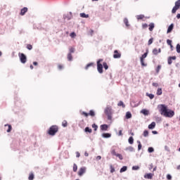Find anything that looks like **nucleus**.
I'll list each match as a JSON object with an SVG mask.
<instances>
[{
    "label": "nucleus",
    "mask_w": 180,
    "mask_h": 180,
    "mask_svg": "<svg viewBox=\"0 0 180 180\" xmlns=\"http://www.w3.org/2000/svg\"><path fill=\"white\" fill-rule=\"evenodd\" d=\"M63 127H67L68 126V122H67V120H63L62 122Z\"/></svg>",
    "instance_id": "obj_25"
},
{
    "label": "nucleus",
    "mask_w": 180,
    "mask_h": 180,
    "mask_svg": "<svg viewBox=\"0 0 180 180\" xmlns=\"http://www.w3.org/2000/svg\"><path fill=\"white\" fill-rule=\"evenodd\" d=\"M68 61H72V55L71 53L68 54Z\"/></svg>",
    "instance_id": "obj_33"
},
{
    "label": "nucleus",
    "mask_w": 180,
    "mask_h": 180,
    "mask_svg": "<svg viewBox=\"0 0 180 180\" xmlns=\"http://www.w3.org/2000/svg\"><path fill=\"white\" fill-rule=\"evenodd\" d=\"M102 61H103V59H99L97 61V70L100 74L103 72V65L101 63Z\"/></svg>",
    "instance_id": "obj_4"
},
{
    "label": "nucleus",
    "mask_w": 180,
    "mask_h": 180,
    "mask_svg": "<svg viewBox=\"0 0 180 180\" xmlns=\"http://www.w3.org/2000/svg\"><path fill=\"white\" fill-rule=\"evenodd\" d=\"M112 135L110 134H103L102 136L104 138V139H109V137H110Z\"/></svg>",
    "instance_id": "obj_23"
},
{
    "label": "nucleus",
    "mask_w": 180,
    "mask_h": 180,
    "mask_svg": "<svg viewBox=\"0 0 180 180\" xmlns=\"http://www.w3.org/2000/svg\"><path fill=\"white\" fill-rule=\"evenodd\" d=\"M105 113H112V106L108 105L105 109Z\"/></svg>",
    "instance_id": "obj_13"
},
{
    "label": "nucleus",
    "mask_w": 180,
    "mask_h": 180,
    "mask_svg": "<svg viewBox=\"0 0 180 180\" xmlns=\"http://www.w3.org/2000/svg\"><path fill=\"white\" fill-rule=\"evenodd\" d=\"M172 60H176V56H170V57H169L167 61H168V64L169 65H171V64H172Z\"/></svg>",
    "instance_id": "obj_12"
},
{
    "label": "nucleus",
    "mask_w": 180,
    "mask_h": 180,
    "mask_svg": "<svg viewBox=\"0 0 180 180\" xmlns=\"http://www.w3.org/2000/svg\"><path fill=\"white\" fill-rule=\"evenodd\" d=\"M92 127H93V129H94L95 131H96V130H98V125L94 124L92 125Z\"/></svg>",
    "instance_id": "obj_54"
},
{
    "label": "nucleus",
    "mask_w": 180,
    "mask_h": 180,
    "mask_svg": "<svg viewBox=\"0 0 180 180\" xmlns=\"http://www.w3.org/2000/svg\"><path fill=\"white\" fill-rule=\"evenodd\" d=\"M27 50H32V49H33V46L30 44H27Z\"/></svg>",
    "instance_id": "obj_56"
},
{
    "label": "nucleus",
    "mask_w": 180,
    "mask_h": 180,
    "mask_svg": "<svg viewBox=\"0 0 180 180\" xmlns=\"http://www.w3.org/2000/svg\"><path fill=\"white\" fill-rule=\"evenodd\" d=\"M108 127H109L108 126V124H101L100 126L101 130H102L103 131H106Z\"/></svg>",
    "instance_id": "obj_11"
},
{
    "label": "nucleus",
    "mask_w": 180,
    "mask_h": 180,
    "mask_svg": "<svg viewBox=\"0 0 180 180\" xmlns=\"http://www.w3.org/2000/svg\"><path fill=\"white\" fill-rule=\"evenodd\" d=\"M147 56H148V49H146V52L143 53L140 58V61L142 67H147V64L144 63V58H146Z\"/></svg>",
    "instance_id": "obj_3"
},
{
    "label": "nucleus",
    "mask_w": 180,
    "mask_h": 180,
    "mask_svg": "<svg viewBox=\"0 0 180 180\" xmlns=\"http://www.w3.org/2000/svg\"><path fill=\"white\" fill-rule=\"evenodd\" d=\"M58 131V126L52 125L51 127H50L49 129L48 130V134H49V136H56Z\"/></svg>",
    "instance_id": "obj_2"
},
{
    "label": "nucleus",
    "mask_w": 180,
    "mask_h": 180,
    "mask_svg": "<svg viewBox=\"0 0 180 180\" xmlns=\"http://www.w3.org/2000/svg\"><path fill=\"white\" fill-rule=\"evenodd\" d=\"M96 160L99 161V160H102V157L101 155H98L96 157Z\"/></svg>",
    "instance_id": "obj_62"
},
{
    "label": "nucleus",
    "mask_w": 180,
    "mask_h": 180,
    "mask_svg": "<svg viewBox=\"0 0 180 180\" xmlns=\"http://www.w3.org/2000/svg\"><path fill=\"white\" fill-rule=\"evenodd\" d=\"M28 179H29V180H33V179H34V174H30V176H29V177H28Z\"/></svg>",
    "instance_id": "obj_39"
},
{
    "label": "nucleus",
    "mask_w": 180,
    "mask_h": 180,
    "mask_svg": "<svg viewBox=\"0 0 180 180\" xmlns=\"http://www.w3.org/2000/svg\"><path fill=\"white\" fill-rule=\"evenodd\" d=\"M141 113H148V110H147L146 109H143L141 111Z\"/></svg>",
    "instance_id": "obj_58"
},
{
    "label": "nucleus",
    "mask_w": 180,
    "mask_h": 180,
    "mask_svg": "<svg viewBox=\"0 0 180 180\" xmlns=\"http://www.w3.org/2000/svg\"><path fill=\"white\" fill-rule=\"evenodd\" d=\"M84 117H88V116H91L94 117L95 116V113H83Z\"/></svg>",
    "instance_id": "obj_21"
},
{
    "label": "nucleus",
    "mask_w": 180,
    "mask_h": 180,
    "mask_svg": "<svg viewBox=\"0 0 180 180\" xmlns=\"http://www.w3.org/2000/svg\"><path fill=\"white\" fill-rule=\"evenodd\" d=\"M89 67H94V63L87 64L86 66L85 67V70H88V68H89Z\"/></svg>",
    "instance_id": "obj_32"
},
{
    "label": "nucleus",
    "mask_w": 180,
    "mask_h": 180,
    "mask_svg": "<svg viewBox=\"0 0 180 180\" xmlns=\"http://www.w3.org/2000/svg\"><path fill=\"white\" fill-rule=\"evenodd\" d=\"M138 20H141V19H144V15H139L136 16Z\"/></svg>",
    "instance_id": "obj_34"
},
{
    "label": "nucleus",
    "mask_w": 180,
    "mask_h": 180,
    "mask_svg": "<svg viewBox=\"0 0 180 180\" xmlns=\"http://www.w3.org/2000/svg\"><path fill=\"white\" fill-rule=\"evenodd\" d=\"M162 116L164 117H174V113H162Z\"/></svg>",
    "instance_id": "obj_9"
},
{
    "label": "nucleus",
    "mask_w": 180,
    "mask_h": 180,
    "mask_svg": "<svg viewBox=\"0 0 180 180\" xmlns=\"http://www.w3.org/2000/svg\"><path fill=\"white\" fill-rule=\"evenodd\" d=\"M178 9H180V0H178L175 2V6L172 10V13H176Z\"/></svg>",
    "instance_id": "obj_6"
},
{
    "label": "nucleus",
    "mask_w": 180,
    "mask_h": 180,
    "mask_svg": "<svg viewBox=\"0 0 180 180\" xmlns=\"http://www.w3.org/2000/svg\"><path fill=\"white\" fill-rule=\"evenodd\" d=\"M111 154H112V155H117V153H116V150H115V149H112L111 150Z\"/></svg>",
    "instance_id": "obj_43"
},
{
    "label": "nucleus",
    "mask_w": 180,
    "mask_h": 180,
    "mask_svg": "<svg viewBox=\"0 0 180 180\" xmlns=\"http://www.w3.org/2000/svg\"><path fill=\"white\" fill-rule=\"evenodd\" d=\"M78 169V166H77V164L73 165V172H77V170Z\"/></svg>",
    "instance_id": "obj_37"
},
{
    "label": "nucleus",
    "mask_w": 180,
    "mask_h": 180,
    "mask_svg": "<svg viewBox=\"0 0 180 180\" xmlns=\"http://www.w3.org/2000/svg\"><path fill=\"white\" fill-rule=\"evenodd\" d=\"M155 121L157 123H160L162 121V118L161 117H155Z\"/></svg>",
    "instance_id": "obj_26"
},
{
    "label": "nucleus",
    "mask_w": 180,
    "mask_h": 180,
    "mask_svg": "<svg viewBox=\"0 0 180 180\" xmlns=\"http://www.w3.org/2000/svg\"><path fill=\"white\" fill-rule=\"evenodd\" d=\"M18 57L22 64H25L26 61H27V58L26 57V55H25V53H19Z\"/></svg>",
    "instance_id": "obj_5"
},
{
    "label": "nucleus",
    "mask_w": 180,
    "mask_h": 180,
    "mask_svg": "<svg viewBox=\"0 0 180 180\" xmlns=\"http://www.w3.org/2000/svg\"><path fill=\"white\" fill-rule=\"evenodd\" d=\"M176 50L177 53H180V44H178L176 45Z\"/></svg>",
    "instance_id": "obj_46"
},
{
    "label": "nucleus",
    "mask_w": 180,
    "mask_h": 180,
    "mask_svg": "<svg viewBox=\"0 0 180 180\" xmlns=\"http://www.w3.org/2000/svg\"><path fill=\"white\" fill-rule=\"evenodd\" d=\"M148 27V25H147V23H144L142 25L143 29H147Z\"/></svg>",
    "instance_id": "obj_53"
},
{
    "label": "nucleus",
    "mask_w": 180,
    "mask_h": 180,
    "mask_svg": "<svg viewBox=\"0 0 180 180\" xmlns=\"http://www.w3.org/2000/svg\"><path fill=\"white\" fill-rule=\"evenodd\" d=\"M58 70H63V68H64V66L63 65L59 64L58 65Z\"/></svg>",
    "instance_id": "obj_57"
},
{
    "label": "nucleus",
    "mask_w": 180,
    "mask_h": 180,
    "mask_svg": "<svg viewBox=\"0 0 180 180\" xmlns=\"http://www.w3.org/2000/svg\"><path fill=\"white\" fill-rule=\"evenodd\" d=\"M154 27H155V25H154L153 22H151L149 24V30L150 32H153L154 30Z\"/></svg>",
    "instance_id": "obj_18"
},
{
    "label": "nucleus",
    "mask_w": 180,
    "mask_h": 180,
    "mask_svg": "<svg viewBox=\"0 0 180 180\" xmlns=\"http://www.w3.org/2000/svg\"><path fill=\"white\" fill-rule=\"evenodd\" d=\"M118 136H123V134L122 133V130L119 131Z\"/></svg>",
    "instance_id": "obj_63"
},
{
    "label": "nucleus",
    "mask_w": 180,
    "mask_h": 180,
    "mask_svg": "<svg viewBox=\"0 0 180 180\" xmlns=\"http://www.w3.org/2000/svg\"><path fill=\"white\" fill-rule=\"evenodd\" d=\"M86 133H92V129H90L89 127H86L84 129Z\"/></svg>",
    "instance_id": "obj_28"
},
{
    "label": "nucleus",
    "mask_w": 180,
    "mask_h": 180,
    "mask_svg": "<svg viewBox=\"0 0 180 180\" xmlns=\"http://www.w3.org/2000/svg\"><path fill=\"white\" fill-rule=\"evenodd\" d=\"M122 57V54L117 51V50L114 51V55L113 58H120Z\"/></svg>",
    "instance_id": "obj_8"
},
{
    "label": "nucleus",
    "mask_w": 180,
    "mask_h": 180,
    "mask_svg": "<svg viewBox=\"0 0 180 180\" xmlns=\"http://www.w3.org/2000/svg\"><path fill=\"white\" fill-rule=\"evenodd\" d=\"M153 86L157 88L158 86V83H153Z\"/></svg>",
    "instance_id": "obj_61"
},
{
    "label": "nucleus",
    "mask_w": 180,
    "mask_h": 180,
    "mask_svg": "<svg viewBox=\"0 0 180 180\" xmlns=\"http://www.w3.org/2000/svg\"><path fill=\"white\" fill-rule=\"evenodd\" d=\"M146 179H153V174L148 173L144 175Z\"/></svg>",
    "instance_id": "obj_15"
},
{
    "label": "nucleus",
    "mask_w": 180,
    "mask_h": 180,
    "mask_svg": "<svg viewBox=\"0 0 180 180\" xmlns=\"http://www.w3.org/2000/svg\"><path fill=\"white\" fill-rule=\"evenodd\" d=\"M157 95H158V96L162 95V89H161V88L158 89Z\"/></svg>",
    "instance_id": "obj_27"
},
{
    "label": "nucleus",
    "mask_w": 180,
    "mask_h": 180,
    "mask_svg": "<svg viewBox=\"0 0 180 180\" xmlns=\"http://www.w3.org/2000/svg\"><path fill=\"white\" fill-rule=\"evenodd\" d=\"M137 143H138V150L140 151V150H141V142H140V141H137Z\"/></svg>",
    "instance_id": "obj_35"
},
{
    "label": "nucleus",
    "mask_w": 180,
    "mask_h": 180,
    "mask_svg": "<svg viewBox=\"0 0 180 180\" xmlns=\"http://www.w3.org/2000/svg\"><path fill=\"white\" fill-rule=\"evenodd\" d=\"M70 36L72 39H74L75 37H77V34H75V32H72Z\"/></svg>",
    "instance_id": "obj_40"
},
{
    "label": "nucleus",
    "mask_w": 180,
    "mask_h": 180,
    "mask_svg": "<svg viewBox=\"0 0 180 180\" xmlns=\"http://www.w3.org/2000/svg\"><path fill=\"white\" fill-rule=\"evenodd\" d=\"M126 150L130 151V153H134V148H133L132 146H129L126 148Z\"/></svg>",
    "instance_id": "obj_20"
},
{
    "label": "nucleus",
    "mask_w": 180,
    "mask_h": 180,
    "mask_svg": "<svg viewBox=\"0 0 180 180\" xmlns=\"http://www.w3.org/2000/svg\"><path fill=\"white\" fill-rule=\"evenodd\" d=\"M124 23H125L127 27H129L130 26V25H129V20H127V18L124 19Z\"/></svg>",
    "instance_id": "obj_30"
},
{
    "label": "nucleus",
    "mask_w": 180,
    "mask_h": 180,
    "mask_svg": "<svg viewBox=\"0 0 180 180\" xmlns=\"http://www.w3.org/2000/svg\"><path fill=\"white\" fill-rule=\"evenodd\" d=\"M76 157L77 158H79V157H81V154L79 153V152H76Z\"/></svg>",
    "instance_id": "obj_60"
},
{
    "label": "nucleus",
    "mask_w": 180,
    "mask_h": 180,
    "mask_svg": "<svg viewBox=\"0 0 180 180\" xmlns=\"http://www.w3.org/2000/svg\"><path fill=\"white\" fill-rule=\"evenodd\" d=\"M155 127V122H153L150 124L148 125V129L153 130Z\"/></svg>",
    "instance_id": "obj_19"
},
{
    "label": "nucleus",
    "mask_w": 180,
    "mask_h": 180,
    "mask_svg": "<svg viewBox=\"0 0 180 180\" xmlns=\"http://www.w3.org/2000/svg\"><path fill=\"white\" fill-rule=\"evenodd\" d=\"M108 120H112V113L107 114Z\"/></svg>",
    "instance_id": "obj_47"
},
{
    "label": "nucleus",
    "mask_w": 180,
    "mask_h": 180,
    "mask_svg": "<svg viewBox=\"0 0 180 180\" xmlns=\"http://www.w3.org/2000/svg\"><path fill=\"white\" fill-rule=\"evenodd\" d=\"M152 53L154 56H158L159 53H161V49H157L155 48L153 49Z\"/></svg>",
    "instance_id": "obj_10"
},
{
    "label": "nucleus",
    "mask_w": 180,
    "mask_h": 180,
    "mask_svg": "<svg viewBox=\"0 0 180 180\" xmlns=\"http://www.w3.org/2000/svg\"><path fill=\"white\" fill-rule=\"evenodd\" d=\"M160 70H161V65H158L156 68V72L158 74L160 72Z\"/></svg>",
    "instance_id": "obj_48"
},
{
    "label": "nucleus",
    "mask_w": 180,
    "mask_h": 180,
    "mask_svg": "<svg viewBox=\"0 0 180 180\" xmlns=\"http://www.w3.org/2000/svg\"><path fill=\"white\" fill-rule=\"evenodd\" d=\"M126 171H127V166H123L120 170V172H126Z\"/></svg>",
    "instance_id": "obj_22"
},
{
    "label": "nucleus",
    "mask_w": 180,
    "mask_h": 180,
    "mask_svg": "<svg viewBox=\"0 0 180 180\" xmlns=\"http://www.w3.org/2000/svg\"><path fill=\"white\" fill-rule=\"evenodd\" d=\"M158 110L160 113H174V111L168 109V106L165 104L158 105Z\"/></svg>",
    "instance_id": "obj_1"
},
{
    "label": "nucleus",
    "mask_w": 180,
    "mask_h": 180,
    "mask_svg": "<svg viewBox=\"0 0 180 180\" xmlns=\"http://www.w3.org/2000/svg\"><path fill=\"white\" fill-rule=\"evenodd\" d=\"M103 65L105 70H108V68H109V66H108V63H106L105 62L103 63Z\"/></svg>",
    "instance_id": "obj_51"
},
{
    "label": "nucleus",
    "mask_w": 180,
    "mask_h": 180,
    "mask_svg": "<svg viewBox=\"0 0 180 180\" xmlns=\"http://www.w3.org/2000/svg\"><path fill=\"white\" fill-rule=\"evenodd\" d=\"M128 141H129V144H133L134 143V139L132 138V136H131L129 138Z\"/></svg>",
    "instance_id": "obj_31"
},
{
    "label": "nucleus",
    "mask_w": 180,
    "mask_h": 180,
    "mask_svg": "<svg viewBox=\"0 0 180 180\" xmlns=\"http://www.w3.org/2000/svg\"><path fill=\"white\" fill-rule=\"evenodd\" d=\"M147 96H148V98H150V99H154V94H146Z\"/></svg>",
    "instance_id": "obj_44"
},
{
    "label": "nucleus",
    "mask_w": 180,
    "mask_h": 180,
    "mask_svg": "<svg viewBox=\"0 0 180 180\" xmlns=\"http://www.w3.org/2000/svg\"><path fill=\"white\" fill-rule=\"evenodd\" d=\"M69 51H70V53H75V48H74V47H70V49H69Z\"/></svg>",
    "instance_id": "obj_42"
},
{
    "label": "nucleus",
    "mask_w": 180,
    "mask_h": 180,
    "mask_svg": "<svg viewBox=\"0 0 180 180\" xmlns=\"http://www.w3.org/2000/svg\"><path fill=\"white\" fill-rule=\"evenodd\" d=\"M139 169H140V167H139V166H133L132 167L133 171H139Z\"/></svg>",
    "instance_id": "obj_36"
},
{
    "label": "nucleus",
    "mask_w": 180,
    "mask_h": 180,
    "mask_svg": "<svg viewBox=\"0 0 180 180\" xmlns=\"http://www.w3.org/2000/svg\"><path fill=\"white\" fill-rule=\"evenodd\" d=\"M115 157H118L119 160H123V155H122V154L120 153H117Z\"/></svg>",
    "instance_id": "obj_45"
},
{
    "label": "nucleus",
    "mask_w": 180,
    "mask_h": 180,
    "mask_svg": "<svg viewBox=\"0 0 180 180\" xmlns=\"http://www.w3.org/2000/svg\"><path fill=\"white\" fill-rule=\"evenodd\" d=\"M26 12H27V7H24L23 8L21 9L20 15L21 16H23L25 15V13H26Z\"/></svg>",
    "instance_id": "obj_14"
},
{
    "label": "nucleus",
    "mask_w": 180,
    "mask_h": 180,
    "mask_svg": "<svg viewBox=\"0 0 180 180\" xmlns=\"http://www.w3.org/2000/svg\"><path fill=\"white\" fill-rule=\"evenodd\" d=\"M167 44L170 46V47H172V41L170 39L167 40Z\"/></svg>",
    "instance_id": "obj_41"
},
{
    "label": "nucleus",
    "mask_w": 180,
    "mask_h": 180,
    "mask_svg": "<svg viewBox=\"0 0 180 180\" xmlns=\"http://www.w3.org/2000/svg\"><path fill=\"white\" fill-rule=\"evenodd\" d=\"M148 153H154V148L150 147L148 148Z\"/></svg>",
    "instance_id": "obj_49"
},
{
    "label": "nucleus",
    "mask_w": 180,
    "mask_h": 180,
    "mask_svg": "<svg viewBox=\"0 0 180 180\" xmlns=\"http://www.w3.org/2000/svg\"><path fill=\"white\" fill-rule=\"evenodd\" d=\"M176 18H177V19H180V13H178V14L176 15Z\"/></svg>",
    "instance_id": "obj_64"
},
{
    "label": "nucleus",
    "mask_w": 180,
    "mask_h": 180,
    "mask_svg": "<svg viewBox=\"0 0 180 180\" xmlns=\"http://www.w3.org/2000/svg\"><path fill=\"white\" fill-rule=\"evenodd\" d=\"M167 179L172 180V176L170 174H167Z\"/></svg>",
    "instance_id": "obj_59"
},
{
    "label": "nucleus",
    "mask_w": 180,
    "mask_h": 180,
    "mask_svg": "<svg viewBox=\"0 0 180 180\" xmlns=\"http://www.w3.org/2000/svg\"><path fill=\"white\" fill-rule=\"evenodd\" d=\"M110 168L111 174H113V172H115V167H113V166L110 165Z\"/></svg>",
    "instance_id": "obj_52"
},
{
    "label": "nucleus",
    "mask_w": 180,
    "mask_h": 180,
    "mask_svg": "<svg viewBox=\"0 0 180 180\" xmlns=\"http://www.w3.org/2000/svg\"><path fill=\"white\" fill-rule=\"evenodd\" d=\"M80 17H81V18H89V15L85 14V13H80Z\"/></svg>",
    "instance_id": "obj_24"
},
{
    "label": "nucleus",
    "mask_w": 180,
    "mask_h": 180,
    "mask_svg": "<svg viewBox=\"0 0 180 180\" xmlns=\"http://www.w3.org/2000/svg\"><path fill=\"white\" fill-rule=\"evenodd\" d=\"M143 136H144V137H148V131L145 130V131H143Z\"/></svg>",
    "instance_id": "obj_50"
},
{
    "label": "nucleus",
    "mask_w": 180,
    "mask_h": 180,
    "mask_svg": "<svg viewBox=\"0 0 180 180\" xmlns=\"http://www.w3.org/2000/svg\"><path fill=\"white\" fill-rule=\"evenodd\" d=\"M117 106H122V108H125L126 107V105H124V103H123V101H120L117 103Z\"/></svg>",
    "instance_id": "obj_29"
},
{
    "label": "nucleus",
    "mask_w": 180,
    "mask_h": 180,
    "mask_svg": "<svg viewBox=\"0 0 180 180\" xmlns=\"http://www.w3.org/2000/svg\"><path fill=\"white\" fill-rule=\"evenodd\" d=\"M4 126L6 129H6L7 133H11V131L12 130V126H11V124H5Z\"/></svg>",
    "instance_id": "obj_16"
},
{
    "label": "nucleus",
    "mask_w": 180,
    "mask_h": 180,
    "mask_svg": "<svg viewBox=\"0 0 180 180\" xmlns=\"http://www.w3.org/2000/svg\"><path fill=\"white\" fill-rule=\"evenodd\" d=\"M174 29V24H171L167 31V33H171Z\"/></svg>",
    "instance_id": "obj_17"
},
{
    "label": "nucleus",
    "mask_w": 180,
    "mask_h": 180,
    "mask_svg": "<svg viewBox=\"0 0 180 180\" xmlns=\"http://www.w3.org/2000/svg\"><path fill=\"white\" fill-rule=\"evenodd\" d=\"M153 39L151 38L148 40V44L150 46V44H153Z\"/></svg>",
    "instance_id": "obj_55"
},
{
    "label": "nucleus",
    "mask_w": 180,
    "mask_h": 180,
    "mask_svg": "<svg viewBox=\"0 0 180 180\" xmlns=\"http://www.w3.org/2000/svg\"><path fill=\"white\" fill-rule=\"evenodd\" d=\"M125 119H131V113H127L125 115Z\"/></svg>",
    "instance_id": "obj_38"
},
{
    "label": "nucleus",
    "mask_w": 180,
    "mask_h": 180,
    "mask_svg": "<svg viewBox=\"0 0 180 180\" xmlns=\"http://www.w3.org/2000/svg\"><path fill=\"white\" fill-rule=\"evenodd\" d=\"M85 172H86V167H81L78 172L79 176H82V175L85 174Z\"/></svg>",
    "instance_id": "obj_7"
}]
</instances>
